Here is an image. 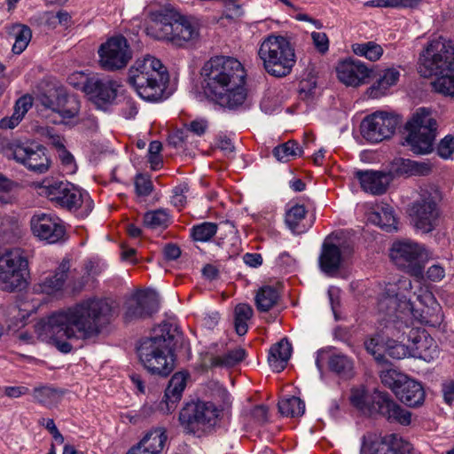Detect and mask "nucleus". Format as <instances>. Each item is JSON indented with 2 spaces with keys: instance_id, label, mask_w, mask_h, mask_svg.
<instances>
[{
  "instance_id": "a18cd8bd",
  "label": "nucleus",
  "mask_w": 454,
  "mask_h": 454,
  "mask_svg": "<svg viewBox=\"0 0 454 454\" xmlns=\"http://www.w3.org/2000/svg\"><path fill=\"white\" fill-rule=\"evenodd\" d=\"M302 150L299 147V145L294 140H289L286 143L276 146L272 153L274 157L282 162H287L294 159L297 155H301Z\"/></svg>"
},
{
  "instance_id": "5fc2aeb1",
  "label": "nucleus",
  "mask_w": 454,
  "mask_h": 454,
  "mask_svg": "<svg viewBox=\"0 0 454 454\" xmlns=\"http://www.w3.org/2000/svg\"><path fill=\"white\" fill-rule=\"evenodd\" d=\"M17 184L0 174V202L8 203L10 201V192Z\"/></svg>"
},
{
  "instance_id": "c756f323",
  "label": "nucleus",
  "mask_w": 454,
  "mask_h": 454,
  "mask_svg": "<svg viewBox=\"0 0 454 454\" xmlns=\"http://www.w3.org/2000/svg\"><path fill=\"white\" fill-rule=\"evenodd\" d=\"M411 338V336H409ZM413 346L411 348V356L425 361H431L438 356L437 346L434 339L425 331L417 333L412 337Z\"/></svg>"
},
{
  "instance_id": "bb28decb",
  "label": "nucleus",
  "mask_w": 454,
  "mask_h": 454,
  "mask_svg": "<svg viewBox=\"0 0 454 454\" xmlns=\"http://www.w3.org/2000/svg\"><path fill=\"white\" fill-rule=\"evenodd\" d=\"M69 269V261L63 260L52 275L44 277L40 282L34 285V291L37 294H54L62 290Z\"/></svg>"
},
{
  "instance_id": "cd10ccee",
  "label": "nucleus",
  "mask_w": 454,
  "mask_h": 454,
  "mask_svg": "<svg viewBox=\"0 0 454 454\" xmlns=\"http://www.w3.org/2000/svg\"><path fill=\"white\" fill-rule=\"evenodd\" d=\"M431 171L432 168L429 163L396 158L392 161L391 169L388 173L394 178L401 176H427Z\"/></svg>"
},
{
  "instance_id": "20e7f679",
  "label": "nucleus",
  "mask_w": 454,
  "mask_h": 454,
  "mask_svg": "<svg viewBox=\"0 0 454 454\" xmlns=\"http://www.w3.org/2000/svg\"><path fill=\"white\" fill-rule=\"evenodd\" d=\"M145 31L154 40L167 41L183 47L189 42L199 38L200 29L197 22L171 7H162L150 11Z\"/></svg>"
},
{
  "instance_id": "412c9836",
  "label": "nucleus",
  "mask_w": 454,
  "mask_h": 454,
  "mask_svg": "<svg viewBox=\"0 0 454 454\" xmlns=\"http://www.w3.org/2000/svg\"><path fill=\"white\" fill-rule=\"evenodd\" d=\"M117 82L108 77L91 76L86 79L82 90L98 106L112 103L117 96Z\"/></svg>"
},
{
  "instance_id": "7ed1b4c3",
  "label": "nucleus",
  "mask_w": 454,
  "mask_h": 454,
  "mask_svg": "<svg viewBox=\"0 0 454 454\" xmlns=\"http://www.w3.org/2000/svg\"><path fill=\"white\" fill-rule=\"evenodd\" d=\"M418 72L425 78L435 76L433 88L454 97V45L442 36L431 40L419 54Z\"/></svg>"
},
{
  "instance_id": "dca6fc26",
  "label": "nucleus",
  "mask_w": 454,
  "mask_h": 454,
  "mask_svg": "<svg viewBox=\"0 0 454 454\" xmlns=\"http://www.w3.org/2000/svg\"><path fill=\"white\" fill-rule=\"evenodd\" d=\"M390 256L394 263L417 278H423L424 266L421 263L423 248L417 243L399 241L393 244Z\"/></svg>"
},
{
  "instance_id": "4d7b16f0",
  "label": "nucleus",
  "mask_w": 454,
  "mask_h": 454,
  "mask_svg": "<svg viewBox=\"0 0 454 454\" xmlns=\"http://www.w3.org/2000/svg\"><path fill=\"white\" fill-rule=\"evenodd\" d=\"M33 105V99L30 96L25 95L20 98L14 106V112L22 120L27 111Z\"/></svg>"
},
{
  "instance_id": "ea45409f",
  "label": "nucleus",
  "mask_w": 454,
  "mask_h": 454,
  "mask_svg": "<svg viewBox=\"0 0 454 454\" xmlns=\"http://www.w3.org/2000/svg\"><path fill=\"white\" fill-rule=\"evenodd\" d=\"M10 33L15 37V43L12 49V52L14 54L22 53L32 38L31 29L27 25L17 23L12 26Z\"/></svg>"
},
{
  "instance_id": "ddd939ff",
  "label": "nucleus",
  "mask_w": 454,
  "mask_h": 454,
  "mask_svg": "<svg viewBox=\"0 0 454 454\" xmlns=\"http://www.w3.org/2000/svg\"><path fill=\"white\" fill-rule=\"evenodd\" d=\"M98 65L108 72H114L127 67L132 59V50L128 40L121 35L108 38L98 50Z\"/></svg>"
},
{
  "instance_id": "a19ab883",
  "label": "nucleus",
  "mask_w": 454,
  "mask_h": 454,
  "mask_svg": "<svg viewBox=\"0 0 454 454\" xmlns=\"http://www.w3.org/2000/svg\"><path fill=\"white\" fill-rule=\"evenodd\" d=\"M245 349L239 348L228 351L222 356H212L210 358L211 367H233L242 362L245 358Z\"/></svg>"
},
{
  "instance_id": "a878e982",
  "label": "nucleus",
  "mask_w": 454,
  "mask_h": 454,
  "mask_svg": "<svg viewBox=\"0 0 454 454\" xmlns=\"http://www.w3.org/2000/svg\"><path fill=\"white\" fill-rule=\"evenodd\" d=\"M395 396L405 405L417 408L424 403L426 392L420 382L407 376L395 390Z\"/></svg>"
},
{
  "instance_id": "4be33fe9",
  "label": "nucleus",
  "mask_w": 454,
  "mask_h": 454,
  "mask_svg": "<svg viewBox=\"0 0 454 454\" xmlns=\"http://www.w3.org/2000/svg\"><path fill=\"white\" fill-rule=\"evenodd\" d=\"M387 442V439H379L375 435H364L360 454H411L412 447L410 442L397 440Z\"/></svg>"
},
{
  "instance_id": "0e129e2a",
  "label": "nucleus",
  "mask_w": 454,
  "mask_h": 454,
  "mask_svg": "<svg viewBox=\"0 0 454 454\" xmlns=\"http://www.w3.org/2000/svg\"><path fill=\"white\" fill-rule=\"evenodd\" d=\"M399 77H400V73L395 67L386 69L384 71L383 75H381V78L383 79V81L387 82L389 87L395 85L398 82Z\"/></svg>"
},
{
  "instance_id": "39448f33",
  "label": "nucleus",
  "mask_w": 454,
  "mask_h": 454,
  "mask_svg": "<svg viewBox=\"0 0 454 454\" xmlns=\"http://www.w3.org/2000/svg\"><path fill=\"white\" fill-rule=\"evenodd\" d=\"M168 81L167 68L160 59L150 55L137 59L129 69V83L146 101L161 100Z\"/></svg>"
},
{
  "instance_id": "f257e3e1",
  "label": "nucleus",
  "mask_w": 454,
  "mask_h": 454,
  "mask_svg": "<svg viewBox=\"0 0 454 454\" xmlns=\"http://www.w3.org/2000/svg\"><path fill=\"white\" fill-rule=\"evenodd\" d=\"M112 317L113 309L107 300L90 298L52 313L44 328L50 334L61 333L67 339L87 340L98 336Z\"/></svg>"
},
{
  "instance_id": "2f4dec72",
  "label": "nucleus",
  "mask_w": 454,
  "mask_h": 454,
  "mask_svg": "<svg viewBox=\"0 0 454 454\" xmlns=\"http://www.w3.org/2000/svg\"><path fill=\"white\" fill-rule=\"evenodd\" d=\"M399 331L395 329L393 324L389 323L386 325V335L387 337L385 341L384 352L394 359H403L407 356H411V348L403 344L401 341L389 338L388 335L392 337L398 338Z\"/></svg>"
},
{
  "instance_id": "09e8293b",
  "label": "nucleus",
  "mask_w": 454,
  "mask_h": 454,
  "mask_svg": "<svg viewBox=\"0 0 454 454\" xmlns=\"http://www.w3.org/2000/svg\"><path fill=\"white\" fill-rule=\"evenodd\" d=\"M381 382L387 387H389L395 395V390L398 387L403 384V381L406 379L407 375H404L396 370L388 369L380 372Z\"/></svg>"
},
{
  "instance_id": "58836bf2",
  "label": "nucleus",
  "mask_w": 454,
  "mask_h": 454,
  "mask_svg": "<svg viewBox=\"0 0 454 454\" xmlns=\"http://www.w3.org/2000/svg\"><path fill=\"white\" fill-rule=\"evenodd\" d=\"M167 441L166 430L158 427L149 431L140 441L142 446H145L151 453L160 454Z\"/></svg>"
},
{
  "instance_id": "37998d69",
  "label": "nucleus",
  "mask_w": 454,
  "mask_h": 454,
  "mask_svg": "<svg viewBox=\"0 0 454 454\" xmlns=\"http://www.w3.org/2000/svg\"><path fill=\"white\" fill-rule=\"evenodd\" d=\"M169 223V214L163 208L146 212L144 215V224L150 229H165Z\"/></svg>"
},
{
  "instance_id": "c03bdc74",
  "label": "nucleus",
  "mask_w": 454,
  "mask_h": 454,
  "mask_svg": "<svg viewBox=\"0 0 454 454\" xmlns=\"http://www.w3.org/2000/svg\"><path fill=\"white\" fill-rule=\"evenodd\" d=\"M278 411L287 417H299L305 411V403L300 397L291 396L278 402Z\"/></svg>"
},
{
  "instance_id": "f704fd0d",
  "label": "nucleus",
  "mask_w": 454,
  "mask_h": 454,
  "mask_svg": "<svg viewBox=\"0 0 454 454\" xmlns=\"http://www.w3.org/2000/svg\"><path fill=\"white\" fill-rule=\"evenodd\" d=\"M213 97L222 106L234 109L244 103L247 93L243 85H237L228 88V90L223 91L221 95Z\"/></svg>"
},
{
  "instance_id": "bf43d9fd",
  "label": "nucleus",
  "mask_w": 454,
  "mask_h": 454,
  "mask_svg": "<svg viewBox=\"0 0 454 454\" xmlns=\"http://www.w3.org/2000/svg\"><path fill=\"white\" fill-rule=\"evenodd\" d=\"M268 407L262 404L254 406L250 411L252 419L258 425H263L268 421Z\"/></svg>"
},
{
  "instance_id": "72a5a7b5",
  "label": "nucleus",
  "mask_w": 454,
  "mask_h": 454,
  "mask_svg": "<svg viewBox=\"0 0 454 454\" xmlns=\"http://www.w3.org/2000/svg\"><path fill=\"white\" fill-rule=\"evenodd\" d=\"M307 215V210L303 205L295 204L286 210L285 215V223L287 228L294 234H301L306 232L307 227L302 223Z\"/></svg>"
},
{
  "instance_id": "6ab92c4d",
  "label": "nucleus",
  "mask_w": 454,
  "mask_h": 454,
  "mask_svg": "<svg viewBox=\"0 0 454 454\" xmlns=\"http://www.w3.org/2000/svg\"><path fill=\"white\" fill-rule=\"evenodd\" d=\"M33 234L42 241L48 244L64 242L66 239V229L60 219L47 214L33 215L30 220Z\"/></svg>"
},
{
  "instance_id": "473e14b6",
  "label": "nucleus",
  "mask_w": 454,
  "mask_h": 454,
  "mask_svg": "<svg viewBox=\"0 0 454 454\" xmlns=\"http://www.w3.org/2000/svg\"><path fill=\"white\" fill-rule=\"evenodd\" d=\"M369 220L387 232L397 230L396 218L394 215L393 208L388 205H384L372 212L369 216Z\"/></svg>"
},
{
  "instance_id": "e2e57ef3",
  "label": "nucleus",
  "mask_w": 454,
  "mask_h": 454,
  "mask_svg": "<svg viewBox=\"0 0 454 454\" xmlns=\"http://www.w3.org/2000/svg\"><path fill=\"white\" fill-rule=\"evenodd\" d=\"M420 0H383L385 8H412L419 4Z\"/></svg>"
},
{
  "instance_id": "f03ea898",
  "label": "nucleus",
  "mask_w": 454,
  "mask_h": 454,
  "mask_svg": "<svg viewBox=\"0 0 454 454\" xmlns=\"http://www.w3.org/2000/svg\"><path fill=\"white\" fill-rule=\"evenodd\" d=\"M182 333L177 326L163 322L151 337L141 340L137 355L145 369L153 375L168 377L175 369V348Z\"/></svg>"
},
{
  "instance_id": "49530a36",
  "label": "nucleus",
  "mask_w": 454,
  "mask_h": 454,
  "mask_svg": "<svg viewBox=\"0 0 454 454\" xmlns=\"http://www.w3.org/2000/svg\"><path fill=\"white\" fill-rule=\"evenodd\" d=\"M352 49L356 55L365 57L371 61L378 60L383 54L382 47L374 42L355 43Z\"/></svg>"
},
{
  "instance_id": "de8ad7c7",
  "label": "nucleus",
  "mask_w": 454,
  "mask_h": 454,
  "mask_svg": "<svg viewBox=\"0 0 454 454\" xmlns=\"http://www.w3.org/2000/svg\"><path fill=\"white\" fill-rule=\"evenodd\" d=\"M217 231V225L214 223L204 222L194 225L191 229V235L196 241H208Z\"/></svg>"
},
{
  "instance_id": "864d4df0",
  "label": "nucleus",
  "mask_w": 454,
  "mask_h": 454,
  "mask_svg": "<svg viewBox=\"0 0 454 454\" xmlns=\"http://www.w3.org/2000/svg\"><path fill=\"white\" fill-rule=\"evenodd\" d=\"M135 190L138 196H148L153 192V183L145 175L138 174L135 178Z\"/></svg>"
},
{
  "instance_id": "6e6d98bb",
  "label": "nucleus",
  "mask_w": 454,
  "mask_h": 454,
  "mask_svg": "<svg viewBox=\"0 0 454 454\" xmlns=\"http://www.w3.org/2000/svg\"><path fill=\"white\" fill-rule=\"evenodd\" d=\"M389 85L387 82L383 81L381 76L373 82V84L368 89L367 93L372 98H378L384 95H386L387 90L389 89Z\"/></svg>"
},
{
  "instance_id": "13d9d810",
  "label": "nucleus",
  "mask_w": 454,
  "mask_h": 454,
  "mask_svg": "<svg viewBox=\"0 0 454 454\" xmlns=\"http://www.w3.org/2000/svg\"><path fill=\"white\" fill-rule=\"evenodd\" d=\"M316 92V82L310 81H302L300 82L299 94L303 100H312Z\"/></svg>"
},
{
  "instance_id": "393cba45",
  "label": "nucleus",
  "mask_w": 454,
  "mask_h": 454,
  "mask_svg": "<svg viewBox=\"0 0 454 454\" xmlns=\"http://www.w3.org/2000/svg\"><path fill=\"white\" fill-rule=\"evenodd\" d=\"M355 176L362 189L373 195L383 194L393 180L391 174L374 170H358L355 172Z\"/></svg>"
},
{
  "instance_id": "774afa93",
  "label": "nucleus",
  "mask_w": 454,
  "mask_h": 454,
  "mask_svg": "<svg viewBox=\"0 0 454 454\" xmlns=\"http://www.w3.org/2000/svg\"><path fill=\"white\" fill-rule=\"evenodd\" d=\"M442 393L444 401L451 404L454 401V381H450L442 385Z\"/></svg>"
},
{
  "instance_id": "a211bd4d",
  "label": "nucleus",
  "mask_w": 454,
  "mask_h": 454,
  "mask_svg": "<svg viewBox=\"0 0 454 454\" xmlns=\"http://www.w3.org/2000/svg\"><path fill=\"white\" fill-rule=\"evenodd\" d=\"M44 189L51 201L70 211L78 209L84 197L89 196L68 182L54 181L45 185Z\"/></svg>"
},
{
  "instance_id": "3c124183",
  "label": "nucleus",
  "mask_w": 454,
  "mask_h": 454,
  "mask_svg": "<svg viewBox=\"0 0 454 454\" xmlns=\"http://www.w3.org/2000/svg\"><path fill=\"white\" fill-rule=\"evenodd\" d=\"M436 151L442 159H450L454 153V135L449 134L441 139Z\"/></svg>"
},
{
  "instance_id": "6e6552de",
  "label": "nucleus",
  "mask_w": 454,
  "mask_h": 454,
  "mask_svg": "<svg viewBox=\"0 0 454 454\" xmlns=\"http://www.w3.org/2000/svg\"><path fill=\"white\" fill-rule=\"evenodd\" d=\"M405 129L408 134L403 145L409 146L413 153L427 154L433 151L437 122L429 109L418 108L406 122Z\"/></svg>"
},
{
  "instance_id": "e433bc0d",
  "label": "nucleus",
  "mask_w": 454,
  "mask_h": 454,
  "mask_svg": "<svg viewBox=\"0 0 454 454\" xmlns=\"http://www.w3.org/2000/svg\"><path fill=\"white\" fill-rule=\"evenodd\" d=\"M328 367L331 372L341 378H349L353 375V361L343 354L331 355L328 358Z\"/></svg>"
},
{
  "instance_id": "7c9ffc66",
  "label": "nucleus",
  "mask_w": 454,
  "mask_h": 454,
  "mask_svg": "<svg viewBox=\"0 0 454 454\" xmlns=\"http://www.w3.org/2000/svg\"><path fill=\"white\" fill-rule=\"evenodd\" d=\"M292 353V346L286 338L274 344L269 352L268 363L274 372L283 371Z\"/></svg>"
},
{
  "instance_id": "338daca9",
  "label": "nucleus",
  "mask_w": 454,
  "mask_h": 454,
  "mask_svg": "<svg viewBox=\"0 0 454 454\" xmlns=\"http://www.w3.org/2000/svg\"><path fill=\"white\" fill-rule=\"evenodd\" d=\"M28 388L26 387H5L4 388V394L10 398H19L23 395L28 393Z\"/></svg>"
},
{
  "instance_id": "680f3d73",
  "label": "nucleus",
  "mask_w": 454,
  "mask_h": 454,
  "mask_svg": "<svg viewBox=\"0 0 454 454\" xmlns=\"http://www.w3.org/2000/svg\"><path fill=\"white\" fill-rule=\"evenodd\" d=\"M397 304L396 295L384 296L380 300L379 309L384 310L386 309L387 315L389 317L393 316L395 312V306Z\"/></svg>"
},
{
  "instance_id": "c9c22d12",
  "label": "nucleus",
  "mask_w": 454,
  "mask_h": 454,
  "mask_svg": "<svg viewBox=\"0 0 454 454\" xmlns=\"http://www.w3.org/2000/svg\"><path fill=\"white\" fill-rule=\"evenodd\" d=\"M278 300L279 294L278 290L270 286L261 287L254 298L256 309L260 312L269 311L278 303Z\"/></svg>"
},
{
  "instance_id": "2eb2a0df",
  "label": "nucleus",
  "mask_w": 454,
  "mask_h": 454,
  "mask_svg": "<svg viewBox=\"0 0 454 454\" xmlns=\"http://www.w3.org/2000/svg\"><path fill=\"white\" fill-rule=\"evenodd\" d=\"M368 414H380L387 421L408 426L411 422V413L394 401L387 392L374 389L369 396Z\"/></svg>"
},
{
  "instance_id": "4468645a",
  "label": "nucleus",
  "mask_w": 454,
  "mask_h": 454,
  "mask_svg": "<svg viewBox=\"0 0 454 454\" xmlns=\"http://www.w3.org/2000/svg\"><path fill=\"white\" fill-rule=\"evenodd\" d=\"M400 120L397 116L386 113L375 112L366 116L361 122L362 137L371 143H380L389 139L395 133Z\"/></svg>"
},
{
  "instance_id": "9d476101",
  "label": "nucleus",
  "mask_w": 454,
  "mask_h": 454,
  "mask_svg": "<svg viewBox=\"0 0 454 454\" xmlns=\"http://www.w3.org/2000/svg\"><path fill=\"white\" fill-rule=\"evenodd\" d=\"M28 261L25 252L18 247L0 251V289L21 291L27 285Z\"/></svg>"
},
{
  "instance_id": "f8f14e48",
  "label": "nucleus",
  "mask_w": 454,
  "mask_h": 454,
  "mask_svg": "<svg viewBox=\"0 0 454 454\" xmlns=\"http://www.w3.org/2000/svg\"><path fill=\"white\" fill-rule=\"evenodd\" d=\"M409 215L416 229L423 233L433 231L438 226L441 215L437 193L422 190L411 203Z\"/></svg>"
},
{
  "instance_id": "052dcab7",
  "label": "nucleus",
  "mask_w": 454,
  "mask_h": 454,
  "mask_svg": "<svg viewBox=\"0 0 454 454\" xmlns=\"http://www.w3.org/2000/svg\"><path fill=\"white\" fill-rule=\"evenodd\" d=\"M311 38L317 50L321 53H325L329 48V40L325 33L312 32Z\"/></svg>"
},
{
  "instance_id": "f3484780",
  "label": "nucleus",
  "mask_w": 454,
  "mask_h": 454,
  "mask_svg": "<svg viewBox=\"0 0 454 454\" xmlns=\"http://www.w3.org/2000/svg\"><path fill=\"white\" fill-rule=\"evenodd\" d=\"M39 110L49 109L59 114L63 119L61 123L67 124V119H72L78 115L81 103L77 96L68 94L63 89H58L51 96L42 95L39 98Z\"/></svg>"
},
{
  "instance_id": "603ef678",
  "label": "nucleus",
  "mask_w": 454,
  "mask_h": 454,
  "mask_svg": "<svg viewBox=\"0 0 454 454\" xmlns=\"http://www.w3.org/2000/svg\"><path fill=\"white\" fill-rule=\"evenodd\" d=\"M365 349L374 356L377 360H380L383 356L382 351H384L385 342L383 343V338L380 335H377L364 341Z\"/></svg>"
},
{
  "instance_id": "0eeeda50",
  "label": "nucleus",
  "mask_w": 454,
  "mask_h": 454,
  "mask_svg": "<svg viewBox=\"0 0 454 454\" xmlns=\"http://www.w3.org/2000/svg\"><path fill=\"white\" fill-rule=\"evenodd\" d=\"M258 55L265 71L278 78L288 75L296 62L294 49L282 35L267 36L260 45Z\"/></svg>"
},
{
  "instance_id": "79ce46f5",
  "label": "nucleus",
  "mask_w": 454,
  "mask_h": 454,
  "mask_svg": "<svg viewBox=\"0 0 454 454\" xmlns=\"http://www.w3.org/2000/svg\"><path fill=\"white\" fill-rule=\"evenodd\" d=\"M254 311L250 305L239 303L234 309V326L238 335L243 336L247 333V321L253 317Z\"/></svg>"
},
{
  "instance_id": "423d86ee",
  "label": "nucleus",
  "mask_w": 454,
  "mask_h": 454,
  "mask_svg": "<svg viewBox=\"0 0 454 454\" xmlns=\"http://www.w3.org/2000/svg\"><path fill=\"white\" fill-rule=\"evenodd\" d=\"M205 92L210 96L221 95L228 88L245 83L246 72L235 58L215 56L201 69Z\"/></svg>"
},
{
  "instance_id": "9b49d317",
  "label": "nucleus",
  "mask_w": 454,
  "mask_h": 454,
  "mask_svg": "<svg viewBox=\"0 0 454 454\" xmlns=\"http://www.w3.org/2000/svg\"><path fill=\"white\" fill-rule=\"evenodd\" d=\"M221 411L213 403H186L179 413V421L188 433L211 430L218 422Z\"/></svg>"
},
{
  "instance_id": "4c0bfd02",
  "label": "nucleus",
  "mask_w": 454,
  "mask_h": 454,
  "mask_svg": "<svg viewBox=\"0 0 454 454\" xmlns=\"http://www.w3.org/2000/svg\"><path fill=\"white\" fill-rule=\"evenodd\" d=\"M64 393L63 389L45 385L35 387L33 396L37 403L49 407L59 403Z\"/></svg>"
},
{
  "instance_id": "b1692460",
  "label": "nucleus",
  "mask_w": 454,
  "mask_h": 454,
  "mask_svg": "<svg viewBox=\"0 0 454 454\" xmlns=\"http://www.w3.org/2000/svg\"><path fill=\"white\" fill-rule=\"evenodd\" d=\"M336 72L342 83L356 87L364 82L372 70L359 60L347 59L338 64Z\"/></svg>"
},
{
  "instance_id": "1a4fd4ad",
  "label": "nucleus",
  "mask_w": 454,
  "mask_h": 454,
  "mask_svg": "<svg viewBox=\"0 0 454 454\" xmlns=\"http://www.w3.org/2000/svg\"><path fill=\"white\" fill-rule=\"evenodd\" d=\"M0 150L8 159H13L18 163L35 173H45L50 167L47 149L34 140L0 139Z\"/></svg>"
},
{
  "instance_id": "5701e85b",
  "label": "nucleus",
  "mask_w": 454,
  "mask_h": 454,
  "mask_svg": "<svg viewBox=\"0 0 454 454\" xmlns=\"http://www.w3.org/2000/svg\"><path fill=\"white\" fill-rule=\"evenodd\" d=\"M187 374L176 372L170 379L162 399L157 403L156 410L162 414L172 413L181 401L186 387Z\"/></svg>"
},
{
  "instance_id": "aec40b11",
  "label": "nucleus",
  "mask_w": 454,
  "mask_h": 454,
  "mask_svg": "<svg viewBox=\"0 0 454 454\" xmlns=\"http://www.w3.org/2000/svg\"><path fill=\"white\" fill-rule=\"evenodd\" d=\"M160 306L158 294L154 291H137L127 301L125 319L132 321L151 317Z\"/></svg>"
},
{
  "instance_id": "8fccbe9b",
  "label": "nucleus",
  "mask_w": 454,
  "mask_h": 454,
  "mask_svg": "<svg viewBox=\"0 0 454 454\" xmlns=\"http://www.w3.org/2000/svg\"><path fill=\"white\" fill-rule=\"evenodd\" d=\"M369 396L370 394L366 393L364 389H353L350 402L359 411L367 413L370 405Z\"/></svg>"
},
{
  "instance_id": "69168bd1",
  "label": "nucleus",
  "mask_w": 454,
  "mask_h": 454,
  "mask_svg": "<svg viewBox=\"0 0 454 454\" xmlns=\"http://www.w3.org/2000/svg\"><path fill=\"white\" fill-rule=\"evenodd\" d=\"M207 128V122L204 120H195L192 121L187 127V129L189 131H192V133L201 136L203 135Z\"/></svg>"
},
{
  "instance_id": "c85d7f7f",
  "label": "nucleus",
  "mask_w": 454,
  "mask_h": 454,
  "mask_svg": "<svg viewBox=\"0 0 454 454\" xmlns=\"http://www.w3.org/2000/svg\"><path fill=\"white\" fill-rule=\"evenodd\" d=\"M321 270L333 276L339 271L342 262V254L340 247L335 244L325 241L318 259Z\"/></svg>"
}]
</instances>
